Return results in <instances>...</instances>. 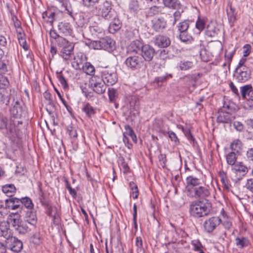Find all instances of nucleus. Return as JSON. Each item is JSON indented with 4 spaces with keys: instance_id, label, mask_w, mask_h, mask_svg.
Instances as JSON below:
<instances>
[{
    "instance_id": "obj_33",
    "label": "nucleus",
    "mask_w": 253,
    "mask_h": 253,
    "mask_svg": "<svg viewBox=\"0 0 253 253\" xmlns=\"http://www.w3.org/2000/svg\"><path fill=\"white\" fill-rule=\"evenodd\" d=\"M242 143L239 139L234 140L230 146V148L231 150V152H233L235 153L239 154L242 149Z\"/></svg>"
},
{
    "instance_id": "obj_31",
    "label": "nucleus",
    "mask_w": 253,
    "mask_h": 253,
    "mask_svg": "<svg viewBox=\"0 0 253 253\" xmlns=\"http://www.w3.org/2000/svg\"><path fill=\"white\" fill-rule=\"evenodd\" d=\"M28 223L25 221H22L17 226L15 229L19 234H24L30 230V228L28 225Z\"/></svg>"
},
{
    "instance_id": "obj_61",
    "label": "nucleus",
    "mask_w": 253,
    "mask_h": 253,
    "mask_svg": "<svg viewBox=\"0 0 253 253\" xmlns=\"http://www.w3.org/2000/svg\"><path fill=\"white\" fill-rule=\"evenodd\" d=\"M7 213L6 208H5V205L4 206L3 203L2 201H0V214L1 215L6 214Z\"/></svg>"
},
{
    "instance_id": "obj_3",
    "label": "nucleus",
    "mask_w": 253,
    "mask_h": 253,
    "mask_svg": "<svg viewBox=\"0 0 253 253\" xmlns=\"http://www.w3.org/2000/svg\"><path fill=\"white\" fill-rule=\"evenodd\" d=\"M0 129L8 137L14 135L16 132L15 121L3 116H0Z\"/></svg>"
},
{
    "instance_id": "obj_29",
    "label": "nucleus",
    "mask_w": 253,
    "mask_h": 253,
    "mask_svg": "<svg viewBox=\"0 0 253 253\" xmlns=\"http://www.w3.org/2000/svg\"><path fill=\"white\" fill-rule=\"evenodd\" d=\"M218 29L216 28L215 25L213 23H211L208 24L206 30V35L209 37H215L218 33Z\"/></svg>"
},
{
    "instance_id": "obj_10",
    "label": "nucleus",
    "mask_w": 253,
    "mask_h": 253,
    "mask_svg": "<svg viewBox=\"0 0 253 253\" xmlns=\"http://www.w3.org/2000/svg\"><path fill=\"white\" fill-rule=\"evenodd\" d=\"M101 15L106 20L111 21L115 20L117 16L115 11L112 9L111 4L108 1L103 3Z\"/></svg>"
},
{
    "instance_id": "obj_34",
    "label": "nucleus",
    "mask_w": 253,
    "mask_h": 253,
    "mask_svg": "<svg viewBox=\"0 0 253 253\" xmlns=\"http://www.w3.org/2000/svg\"><path fill=\"white\" fill-rule=\"evenodd\" d=\"M108 94L110 102L114 103L116 108H117L116 102L118 97V93L117 90L113 88H109L108 91Z\"/></svg>"
},
{
    "instance_id": "obj_35",
    "label": "nucleus",
    "mask_w": 253,
    "mask_h": 253,
    "mask_svg": "<svg viewBox=\"0 0 253 253\" xmlns=\"http://www.w3.org/2000/svg\"><path fill=\"white\" fill-rule=\"evenodd\" d=\"M125 131L123 133V135L129 136L132 140L135 143L137 142V138L132 128L128 125L125 126Z\"/></svg>"
},
{
    "instance_id": "obj_11",
    "label": "nucleus",
    "mask_w": 253,
    "mask_h": 253,
    "mask_svg": "<svg viewBox=\"0 0 253 253\" xmlns=\"http://www.w3.org/2000/svg\"><path fill=\"white\" fill-rule=\"evenodd\" d=\"M201 184V180L194 175L187 176L186 178V191L190 194Z\"/></svg>"
},
{
    "instance_id": "obj_47",
    "label": "nucleus",
    "mask_w": 253,
    "mask_h": 253,
    "mask_svg": "<svg viewBox=\"0 0 253 253\" xmlns=\"http://www.w3.org/2000/svg\"><path fill=\"white\" fill-rule=\"evenodd\" d=\"M179 37L180 40L183 42H187L192 40V37L188 34V31L179 33Z\"/></svg>"
},
{
    "instance_id": "obj_19",
    "label": "nucleus",
    "mask_w": 253,
    "mask_h": 253,
    "mask_svg": "<svg viewBox=\"0 0 253 253\" xmlns=\"http://www.w3.org/2000/svg\"><path fill=\"white\" fill-rule=\"evenodd\" d=\"M154 43L159 47L164 48L168 47L170 44L169 39L165 36L158 35L155 38Z\"/></svg>"
},
{
    "instance_id": "obj_21",
    "label": "nucleus",
    "mask_w": 253,
    "mask_h": 253,
    "mask_svg": "<svg viewBox=\"0 0 253 253\" xmlns=\"http://www.w3.org/2000/svg\"><path fill=\"white\" fill-rule=\"evenodd\" d=\"M234 117L229 113L226 112H220L217 117V123H230L233 120Z\"/></svg>"
},
{
    "instance_id": "obj_7",
    "label": "nucleus",
    "mask_w": 253,
    "mask_h": 253,
    "mask_svg": "<svg viewBox=\"0 0 253 253\" xmlns=\"http://www.w3.org/2000/svg\"><path fill=\"white\" fill-rule=\"evenodd\" d=\"M251 75V71L249 67H243L240 69H235L234 77L240 83H245L248 81Z\"/></svg>"
},
{
    "instance_id": "obj_58",
    "label": "nucleus",
    "mask_w": 253,
    "mask_h": 253,
    "mask_svg": "<svg viewBox=\"0 0 253 253\" xmlns=\"http://www.w3.org/2000/svg\"><path fill=\"white\" fill-rule=\"evenodd\" d=\"M159 161L161 163L162 166L164 168L167 162L166 156L165 154H161L159 156Z\"/></svg>"
},
{
    "instance_id": "obj_55",
    "label": "nucleus",
    "mask_w": 253,
    "mask_h": 253,
    "mask_svg": "<svg viewBox=\"0 0 253 253\" xmlns=\"http://www.w3.org/2000/svg\"><path fill=\"white\" fill-rule=\"evenodd\" d=\"M83 4L87 7L93 6L98 0H83Z\"/></svg>"
},
{
    "instance_id": "obj_54",
    "label": "nucleus",
    "mask_w": 253,
    "mask_h": 253,
    "mask_svg": "<svg viewBox=\"0 0 253 253\" xmlns=\"http://www.w3.org/2000/svg\"><path fill=\"white\" fill-rule=\"evenodd\" d=\"M58 80L61 84V85L62 86V87L64 88H66L68 87V84L67 83V81L65 78L63 77V75H60L58 76Z\"/></svg>"
},
{
    "instance_id": "obj_24",
    "label": "nucleus",
    "mask_w": 253,
    "mask_h": 253,
    "mask_svg": "<svg viewBox=\"0 0 253 253\" xmlns=\"http://www.w3.org/2000/svg\"><path fill=\"white\" fill-rule=\"evenodd\" d=\"M84 61L83 54L80 53L74 57L72 62V67L76 70H81L84 65Z\"/></svg>"
},
{
    "instance_id": "obj_26",
    "label": "nucleus",
    "mask_w": 253,
    "mask_h": 253,
    "mask_svg": "<svg viewBox=\"0 0 253 253\" xmlns=\"http://www.w3.org/2000/svg\"><path fill=\"white\" fill-rule=\"evenodd\" d=\"M232 170L236 173H240L245 175L248 171V168L244 165L242 162H239L236 164L232 168Z\"/></svg>"
},
{
    "instance_id": "obj_4",
    "label": "nucleus",
    "mask_w": 253,
    "mask_h": 253,
    "mask_svg": "<svg viewBox=\"0 0 253 253\" xmlns=\"http://www.w3.org/2000/svg\"><path fill=\"white\" fill-rule=\"evenodd\" d=\"M58 46L61 48L60 55L65 60H69L73 53L74 46L64 38H59L56 41Z\"/></svg>"
},
{
    "instance_id": "obj_27",
    "label": "nucleus",
    "mask_w": 253,
    "mask_h": 253,
    "mask_svg": "<svg viewBox=\"0 0 253 253\" xmlns=\"http://www.w3.org/2000/svg\"><path fill=\"white\" fill-rule=\"evenodd\" d=\"M10 114L15 118H20L22 113V107L19 102L16 101L10 109Z\"/></svg>"
},
{
    "instance_id": "obj_53",
    "label": "nucleus",
    "mask_w": 253,
    "mask_h": 253,
    "mask_svg": "<svg viewBox=\"0 0 253 253\" xmlns=\"http://www.w3.org/2000/svg\"><path fill=\"white\" fill-rule=\"evenodd\" d=\"M233 126L234 128L239 132L243 131L244 129V126L243 124L238 121H235L233 123Z\"/></svg>"
},
{
    "instance_id": "obj_9",
    "label": "nucleus",
    "mask_w": 253,
    "mask_h": 253,
    "mask_svg": "<svg viewBox=\"0 0 253 253\" xmlns=\"http://www.w3.org/2000/svg\"><path fill=\"white\" fill-rule=\"evenodd\" d=\"M220 223L221 219L219 217L213 216L210 217L204 222V230L208 233H211Z\"/></svg>"
},
{
    "instance_id": "obj_17",
    "label": "nucleus",
    "mask_w": 253,
    "mask_h": 253,
    "mask_svg": "<svg viewBox=\"0 0 253 253\" xmlns=\"http://www.w3.org/2000/svg\"><path fill=\"white\" fill-rule=\"evenodd\" d=\"M152 27L156 32H161L167 25L164 18H154L151 21Z\"/></svg>"
},
{
    "instance_id": "obj_8",
    "label": "nucleus",
    "mask_w": 253,
    "mask_h": 253,
    "mask_svg": "<svg viewBox=\"0 0 253 253\" xmlns=\"http://www.w3.org/2000/svg\"><path fill=\"white\" fill-rule=\"evenodd\" d=\"M143 61L139 56H129L125 61L126 66L132 70H137L141 68Z\"/></svg>"
},
{
    "instance_id": "obj_25",
    "label": "nucleus",
    "mask_w": 253,
    "mask_h": 253,
    "mask_svg": "<svg viewBox=\"0 0 253 253\" xmlns=\"http://www.w3.org/2000/svg\"><path fill=\"white\" fill-rule=\"evenodd\" d=\"M226 13L229 23L233 25L236 20V12L235 9L232 6L231 3H229L226 8Z\"/></svg>"
},
{
    "instance_id": "obj_23",
    "label": "nucleus",
    "mask_w": 253,
    "mask_h": 253,
    "mask_svg": "<svg viewBox=\"0 0 253 253\" xmlns=\"http://www.w3.org/2000/svg\"><path fill=\"white\" fill-rule=\"evenodd\" d=\"M9 226L7 222L3 221L0 222V237H3L5 240L11 236Z\"/></svg>"
},
{
    "instance_id": "obj_51",
    "label": "nucleus",
    "mask_w": 253,
    "mask_h": 253,
    "mask_svg": "<svg viewBox=\"0 0 253 253\" xmlns=\"http://www.w3.org/2000/svg\"><path fill=\"white\" fill-rule=\"evenodd\" d=\"M129 9L132 11H137L140 9V5L137 0H130L129 4Z\"/></svg>"
},
{
    "instance_id": "obj_16",
    "label": "nucleus",
    "mask_w": 253,
    "mask_h": 253,
    "mask_svg": "<svg viewBox=\"0 0 253 253\" xmlns=\"http://www.w3.org/2000/svg\"><path fill=\"white\" fill-rule=\"evenodd\" d=\"M57 27L59 32L63 36H72L73 30L69 23L61 22L58 24Z\"/></svg>"
},
{
    "instance_id": "obj_50",
    "label": "nucleus",
    "mask_w": 253,
    "mask_h": 253,
    "mask_svg": "<svg viewBox=\"0 0 253 253\" xmlns=\"http://www.w3.org/2000/svg\"><path fill=\"white\" fill-rule=\"evenodd\" d=\"M235 50H232L231 51L228 52V51H226L225 53V59L227 61L228 67H230L231 61L232 60V58L234 55Z\"/></svg>"
},
{
    "instance_id": "obj_30",
    "label": "nucleus",
    "mask_w": 253,
    "mask_h": 253,
    "mask_svg": "<svg viewBox=\"0 0 253 253\" xmlns=\"http://www.w3.org/2000/svg\"><path fill=\"white\" fill-rule=\"evenodd\" d=\"M2 192L8 197H12L16 192V188L13 184H6L2 186Z\"/></svg>"
},
{
    "instance_id": "obj_46",
    "label": "nucleus",
    "mask_w": 253,
    "mask_h": 253,
    "mask_svg": "<svg viewBox=\"0 0 253 253\" xmlns=\"http://www.w3.org/2000/svg\"><path fill=\"white\" fill-rule=\"evenodd\" d=\"M206 25V21L204 19L198 17L196 23V28L199 31H203L205 28Z\"/></svg>"
},
{
    "instance_id": "obj_6",
    "label": "nucleus",
    "mask_w": 253,
    "mask_h": 253,
    "mask_svg": "<svg viewBox=\"0 0 253 253\" xmlns=\"http://www.w3.org/2000/svg\"><path fill=\"white\" fill-rule=\"evenodd\" d=\"M91 86L94 92L97 94H102L106 90L105 84L101 79L97 76L91 77L90 81Z\"/></svg>"
},
{
    "instance_id": "obj_45",
    "label": "nucleus",
    "mask_w": 253,
    "mask_h": 253,
    "mask_svg": "<svg viewBox=\"0 0 253 253\" xmlns=\"http://www.w3.org/2000/svg\"><path fill=\"white\" fill-rule=\"evenodd\" d=\"M193 66V63L189 61H182L179 63V67L181 70H187Z\"/></svg>"
},
{
    "instance_id": "obj_60",
    "label": "nucleus",
    "mask_w": 253,
    "mask_h": 253,
    "mask_svg": "<svg viewBox=\"0 0 253 253\" xmlns=\"http://www.w3.org/2000/svg\"><path fill=\"white\" fill-rule=\"evenodd\" d=\"M246 59L245 58H242L239 63L237 67L236 68V69H240L241 68H243V67H248L246 64Z\"/></svg>"
},
{
    "instance_id": "obj_40",
    "label": "nucleus",
    "mask_w": 253,
    "mask_h": 253,
    "mask_svg": "<svg viewBox=\"0 0 253 253\" xmlns=\"http://www.w3.org/2000/svg\"><path fill=\"white\" fill-rule=\"evenodd\" d=\"M20 205L22 204L28 210H32L33 208L34 205L30 198L28 197H24L20 199Z\"/></svg>"
},
{
    "instance_id": "obj_62",
    "label": "nucleus",
    "mask_w": 253,
    "mask_h": 253,
    "mask_svg": "<svg viewBox=\"0 0 253 253\" xmlns=\"http://www.w3.org/2000/svg\"><path fill=\"white\" fill-rule=\"evenodd\" d=\"M247 188L253 193V178L248 179L246 184Z\"/></svg>"
},
{
    "instance_id": "obj_13",
    "label": "nucleus",
    "mask_w": 253,
    "mask_h": 253,
    "mask_svg": "<svg viewBox=\"0 0 253 253\" xmlns=\"http://www.w3.org/2000/svg\"><path fill=\"white\" fill-rule=\"evenodd\" d=\"M5 242L6 246L14 252H19L23 248L22 242L11 235L8 239L5 240Z\"/></svg>"
},
{
    "instance_id": "obj_41",
    "label": "nucleus",
    "mask_w": 253,
    "mask_h": 253,
    "mask_svg": "<svg viewBox=\"0 0 253 253\" xmlns=\"http://www.w3.org/2000/svg\"><path fill=\"white\" fill-rule=\"evenodd\" d=\"M9 66V61L6 58L0 61V74H5L8 71V67Z\"/></svg>"
},
{
    "instance_id": "obj_59",
    "label": "nucleus",
    "mask_w": 253,
    "mask_h": 253,
    "mask_svg": "<svg viewBox=\"0 0 253 253\" xmlns=\"http://www.w3.org/2000/svg\"><path fill=\"white\" fill-rule=\"evenodd\" d=\"M229 86L232 91L236 95V96L240 97V94L238 92V90L232 82L230 83Z\"/></svg>"
},
{
    "instance_id": "obj_15",
    "label": "nucleus",
    "mask_w": 253,
    "mask_h": 253,
    "mask_svg": "<svg viewBox=\"0 0 253 253\" xmlns=\"http://www.w3.org/2000/svg\"><path fill=\"white\" fill-rule=\"evenodd\" d=\"M5 208L7 212L9 210H15L20 208V199L16 198H10L5 200Z\"/></svg>"
},
{
    "instance_id": "obj_18",
    "label": "nucleus",
    "mask_w": 253,
    "mask_h": 253,
    "mask_svg": "<svg viewBox=\"0 0 253 253\" xmlns=\"http://www.w3.org/2000/svg\"><path fill=\"white\" fill-rule=\"evenodd\" d=\"M6 222H7L9 226L11 225L15 230L21 222L20 215L17 212H12L8 215Z\"/></svg>"
},
{
    "instance_id": "obj_42",
    "label": "nucleus",
    "mask_w": 253,
    "mask_h": 253,
    "mask_svg": "<svg viewBox=\"0 0 253 253\" xmlns=\"http://www.w3.org/2000/svg\"><path fill=\"white\" fill-rule=\"evenodd\" d=\"M192 246L194 250L198 253H204L203 250V246L201 242L198 240H195L191 242Z\"/></svg>"
},
{
    "instance_id": "obj_38",
    "label": "nucleus",
    "mask_w": 253,
    "mask_h": 253,
    "mask_svg": "<svg viewBox=\"0 0 253 253\" xmlns=\"http://www.w3.org/2000/svg\"><path fill=\"white\" fill-rule=\"evenodd\" d=\"M82 69L84 73L89 75H92L95 72L94 67L89 62H85Z\"/></svg>"
},
{
    "instance_id": "obj_37",
    "label": "nucleus",
    "mask_w": 253,
    "mask_h": 253,
    "mask_svg": "<svg viewBox=\"0 0 253 253\" xmlns=\"http://www.w3.org/2000/svg\"><path fill=\"white\" fill-rule=\"evenodd\" d=\"M253 90L251 84H247L241 87V93L243 99L248 96Z\"/></svg>"
},
{
    "instance_id": "obj_22",
    "label": "nucleus",
    "mask_w": 253,
    "mask_h": 253,
    "mask_svg": "<svg viewBox=\"0 0 253 253\" xmlns=\"http://www.w3.org/2000/svg\"><path fill=\"white\" fill-rule=\"evenodd\" d=\"M143 45L139 40L133 41L127 46V51L128 53H137L142 49Z\"/></svg>"
},
{
    "instance_id": "obj_64",
    "label": "nucleus",
    "mask_w": 253,
    "mask_h": 253,
    "mask_svg": "<svg viewBox=\"0 0 253 253\" xmlns=\"http://www.w3.org/2000/svg\"><path fill=\"white\" fill-rule=\"evenodd\" d=\"M169 136L171 141H173L176 143L178 141V139L175 134V133L172 131H169Z\"/></svg>"
},
{
    "instance_id": "obj_44",
    "label": "nucleus",
    "mask_w": 253,
    "mask_h": 253,
    "mask_svg": "<svg viewBox=\"0 0 253 253\" xmlns=\"http://www.w3.org/2000/svg\"><path fill=\"white\" fill-rule=\"evenodd\" d=\"M189 26L188 21H183L179 23L177 26L178 31L179 33L184 32L188 31Z\"/></svg>"
},
{
    "instance_id": "obj_36",
    "label": "nucleus",
    "mask_w": 253,
    "mask_h": 253,
    "mask_svg": "<svg viewBox=\"0 0 253 253\" xmlns=\"http://www.w3.org/2000/svg\"><path fill=\"white\" fill-rule=\"evenodd\" d=\"M237 154L233 152H230L226 155L227 163L231 166H234L237 159Z\"/></svg>"
},
{
    "instance_id": "obj_39",
    "label": "nucleus",
    "mask_w": 253,
    "mask_h": 253,
    "mask_svg": "<svg viewBox=\"0 0 253 253\" xmlns=\"http://www.w3.org/2000/svg\"><path fill=\"white\" fill-rule=\"evenodd\" d=\"M236 244L240 248L247 247L249 244L248 239L246 237L236 238Z\"/></svg>"
},
{
    "instance_id": "obj_52",
    "label": "nucleus",
    "mask_w": 253,
    "mask_h": 253,
    "mask_svg": "<svg viewBox=\"0 0 253 253\" xmlns=\"http://www.w3.org/2000/svg\"><path fill=\"white\" fill-rule=\"evenodd\" d=\"M181 129L183 132L184 135L187 137V138L191 141H194V138L191 134L190 129L188 128H184L183 126H181Z\"/></svg>"
},
{
    "instance_id": "obj_63",
    "label": "nucleus",
    "mask_w": 253,
    "mask_h": 253,
    "mask_svg": "<svg viewBox=\"0 0 253 253\" xmlns=\"http://www.w3.org/2000/svg\"><path fill=\"white\" fill-rule=\"evenodd\" d=\"M244 49V56L246 57L248 56L250 53L251 46L250 44H247L243 47Z\"/></svg>"
},
{
    "instance_id": "obj_20",
    "label": "nucleus",
    "mask_w": 253,
    "mask_h": 253,
    "mask_svg": "<svg viewBox=\"0 0 253 253\" xmlns=\"http://www.w3.org/2000/svg\"><path fill=\"white\" fill-rule=\"evenodd\" d=\"M29 224L35 227L37 223L36 212L32 210H28L25 215V220Z\"/></svg>"
},
{
    "instance_id": "obj_43",
    "label": "nucleus",
    "mask_w": 253,
    "mask_h": 253,
    "mask_svg": "<svg viewBox=\"0 0 253 253\" xmlns=\"http://www.w3.org/2000/svg\"><path fill=\"white\" fill-rule=\"evenodd\" d=\"M45 206L47 207V214L51 217H53L54 218H55L57 214V209L56 207H52L47 204V205Z\"/></svg>"
},
{
    "instance_id": "obj_5",
    "label": "nucleus",
    "mask_w": 253,
    "mask_h": 253,
    "mask_svg": "<svg viewBox=\"0 0 253 253\" xmlns=\"http://www.w3.org/2000/svg\"><path fill=\"white\" fill-rule=\"evenodd\" d=\"M102 81L107 85H113L118 81L116 72L114 69H104L101 72Z\"/></svg>"
},
{
    "instance_id": "obj_1",
    "label": "nucleus",
    "mask_w": 253,
    "mask_h": 253,
    "mask_svg": "<svg viewBox=\"0 0 253 253\" xmlns=\"http://www.w3.org/2000/svg\"><path fill=\"white\" fill-rule=\"evenodd\" d=\"M210 204L208 202L202 201L193 202L190 206L189 212L193 217L199 218L207 215L210 212Z\"/></svg>"
},
{
    "instance_id": "obj_12",
    "label": "nucleus",
    "mask_w": 253,
    "mask_h": 253,
    "mask_svg": "<svg viewBox=\"0 0 253 253\" xmlns=\"http://www.w3.org/2000/svg\"><path fill=\"white\" fill-rule=\"evenodd\" d=\"M188 196L195 198H206L210 195V192L207 186H198L195 188Z\"/></svg>"
},
{
    "instance_id": "obj_2",
    "label": "nucleus",
    "mask_w": 253,
    "mask_h": 253,
    "mask_svg": "<svg viewBox=\"0 0 253 253\" xmlns=\"http://www.w3.org/2000/svg\"><path fill=\"white\" fill-rule=\"evenodd\" d=\"M89 46L94 49H104L109 52L113 51L116 48L115 42L108 37L91 42Z\"/></svg>"
},
{
    "instance_id": "obj_14",
    "label": "nucleus",
    "mask_w": 253,
    "mask_h": 253,
    "mask_svg": "<svg viewBox=\"0 0 253 253\" xmlns=\"http://www.w3.org/2000/svg\"><path fill=\"white\" fill-rule=\"evenodd\" d=\"M155 54L154 48L149 44L143 45L141 49V55L146 61H151Z\"/></svg>"
},
{
    "instance_id": "obj_57",
    "label": "nucleus",
    "mask_w": 253,
    "mask_h": 253,
    "mask_svg": "<svg viewBox=\"0 0 253 253\" xmlns=\"http://www.w3.org/2000/svg\"><path fill=\"white\" fill-rule=\"evenodd\" d=\"M160 7L157 6H153L150 7L149 9V14L151 15H156L159 13Z\"/></svg>"
},
{
    "instance_id": "obj_49",
    "label": "nucleus",
    "mask_w": 253,
    "mask_h": 253,
    "mask_svg": "<svg viewBox=\"0 0 253 253\" xmlns=\"http://www.w3.org/2000/svg\"><path fill=\"white\" fill-rule=\"evenodd\" d=\"M39 195V200H40V201L42 205V206L47 205L48 202L46 198L45 193L42 190V189L41 188H40Z\"/></svg>"
},
{
    "instance_id": "obj_28",
    "label": "nucleus",
    "mask_w": 253,
    "mask_h": 253,
    "mask_svg": "<svg viewBox=\"0 0 253 253\" xmlns=\"http://www.w3.org/2000/svg\"><path fill=\"white\" fill-rule=\"evenodd\" d=\"M82 111L84 113L85 116L88 118H91L96 113V110L89 103L85 104L82 109Z\"/></svg>"
},
{
    "instance_id": "obj_32",
    "label": "nucleus",
    "mask_w": 253,
    "mask_h": 253,
    "mask_svg": "<svg viewBox=\"0 0 253 253\" xmlns=\"http://www.w3.org/2000/svg\"><path fill=\"white\" fill-rule=\"evenodd\" d=\"M164 5L168 8L178 9L180 7V3L178 0H163Z\"/></svg>"
},
{
    "instance_id": "obj_48",
    "label": "nucleus",
    "mask_w": 253,
    "mask_h": 253,
    "mask_svg": "<svg viewBox=\"0 0 253 253\" xmlns=\"http://www.w3.org/2000/svg\"><path fill=\"white\" fill-rule=\"evenodd\" d=\"M9 84L7 78L0 74V88L5 89L8 86Z\"/></svg>"
},
{
    "instance_id": "obj_56",
    "label": "nucleus",
    "mask_w": 253,
    "mask_h": 253,
    "mask_svg": "<svg viewBox=\"0 0 253 253\" xmlns=\"http://www.w3.org/2000/svg\"><path fill=\"white\" fill-rule=\"evenodd\" d=\"M19 44L23 47L24 50H27L28 49V45L27 44L25 39L23 37L18 38Z\"/></svg>"
}]
</instances>
